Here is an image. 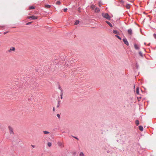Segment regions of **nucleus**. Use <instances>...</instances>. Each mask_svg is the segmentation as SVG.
Wrapping results in <instances>:
<instances>
[{"mask_svg": "<svg viewBox=\"0 0 156 156\" xmlns=\"http://www.w3.org/2000/svg\"><path fill=\"white\" fill-rule=\"evenodd\" d=\"M102 15L104 18L108 20H110L111 19L110 16H109V15L108 13H102Z\"/></svg>", "mask_w": 156, "mask_h": 156, "instance_id": "f257e3e1", "label": "nucleus"}, {"mask_svg": "<svg viewBox=\"0 0 156 156\" xmlns=\"http://www.w3.org/2000/svg\"><path fill=\"white\" fill-rule=\"evenodd\" d=\"M8 128L9 130L10 134L13 135L14 134V132L11 126H8Z\"/></svg>", "mask_w": 156, "mask_h": 156, "instance_id": "f03ea898", "label": "nucleus"}, {"mask_svg": "<svg viewBox=\"0 0 156 156\" xmlns=\"http://www.w3.org/2000/svg\"><path fill=\"white\" fill-rule=\"evenodd\" d=\"M27 18L28 19H31V20H36L37 19V17L35 16L34 15L31 16H28L27 17Z\"/></svg>", "mask_w": 156, "mask_h": 156, "instance_id": "7ed1b4c3", "label": "nucleus"}, {"mask_svg": "<svg viewBox=\"0 0 156 156\" xmlns=\"http://www.w3.org/2000/svg\"><path fill=\"white\" fill-rule=\"evenodd\" d=\"M122 40L125 44L127 46H128L129 45L128 42V41L127 39L126 38L123 39Z\"/></svg>", "mask_w": 156, "mask_h": 156, "instance_id": "20e7f679", "label": "nucleus"}, {"mask_svg": "<svg viewBox=\"0 0 156 156\" xmlns=\"http://www.w3.org/2000/svg\"><path fill=\"white\" fill-rule=\"evenodd\" d=\"M135 49L136 50H139L140 49V47L139 45L135 44L134 45Z\"/></svg>", "mask_w": 156, "mask_h": 156, "instance_id": "39448f33", "label": "nucleus"}, {"mask_svg": "<svg viewBox=\"0 0 156 156\" xmlns=\"http://www.w3.org/2000/svg\"><path fill=\"white\" fill-rule=\"evenodd\" d=\"M128 34L132 35L133 34V32L132 29L131 28L128 30Z\"/></svg>", "mask_w": 156, "mask_h": 156, "instance_id": "423d86ee", "label": "nucleus"}, {"mask_svg": "<svg viewBox=\"0 0 156 156\" xmlns=\"http://www.w3.org/2000/svg\"><path fill=\"white\" fill-rule=\"evenodd\" d=\"M113 32L115 34H116V35H118L119 34V31L116 30H113Z\"/></svg>", "mask_w": 156, "mask_h": 156, "instance_id": "0eeeda50", "label": "nucleus"}, {"mask_svg": "<svg viewBox=\"0 0 156 156\" xmlns=\"http://www.w3.org/2000/svg\"><path fill=\"white\" fill-rule=\"evenodd\" d=\"M100 11L99 8L96 7L95 9V12H99Z\"/></svg>", "mask_w": 156, "mask_h": 156, "instance_id": "6e6552de", "label": "nucleus"}, {"mask_svg": "<svg viewBox=\"0 0 156 156\" xmlns=\"http://www.w3.org/2000/svg\"><path fill=\"white\" fill-rule=\"evenodd\" d=\"M106 23H107L109 25L110 27H113V26L112 25V24L110 22H109V21H106Z\"/></svg>", "mask_w": 156, "mask_h": 156, "instance_id": "1a4fd4ad", "label": "nucleus"}, {"mask_svg": "<svg viewBox=\"0 0 156 156\" xmlns=\"http://www.w3.org/2000/svg\"><path fill=\"white\" fill-rule=\"evenodd\" d=\"M139 130L141 131H143V126H139Z\"/></svg>", "mask_w": 156, "mask_h": 156, "instance_id": "9d476101", "label": "nucleus"}, {"mask_svg": "<svg viewBox=\"0 0 156 156\" xmlns=\"http://www.w3.org/2000/svg\"><path fill=\"white\" fill-rule=\"evenodd\" d=\"M130 5L129 4H126V8L128 9H129L130 8Z\"/></svg>", "mask_w": 156, "mask_h": 156, "instance_id": "9b49d317", "label": "nucleus"}, {"mask_svg": "<svg viewBox=\"0 0 156 156\" xmlns=\"http://www.w3.org/2000/svg\"><path fill=\"white\" fill-rule=\"evenodd\" d=\"M15 48L14 47H12L9 50V51L10 52L11 51H14L15 50Z\"/></svg>", "mask_w": 156, "mask_h": 156, "instance_id": "f8f14e48", "label": "nucleus"}, {"mask_svg": "<svg viewBox=\"0 0 156 156\" xmlns=\"http://www.w3.org/2000/svg\"><path fill=\"white\" fill-rule=\"evenodd\" d=\"M63 94V90H61V99H62V95Z\"/></svg>", "mask_w": 156, "mask_h": 156, "instance_id": "ddd939ff", "label": "nucleus"}, {"mask_svg": "<svg viewBox=\"0 0 156 156\" xmlns=\"http://www.w3.org/2000/svg\"><path fill=\"white\" fill-rule=\"evenodd\" d=\"M139 88L137 87L136 89V93L137 94H139Z\"/></svg>", "mask_w": 156, "mask_h": 156, "instance_id": "4468645a", "label": "nucleus"}, {"mask_svg": "<svg viewBox=\"0 0 156 156\" xmlns=\"http://www.w3.org/2000/svg\"><path fill=\"white\" fill-rule=\"evenodd\" d=\"M135 123L136 126H138L139 124V122L138 120L135 121Z\"/></svg>", "mask_w": 156, "mask_h": 156, "instance_id": "2eb2a0df", "label": "nucleus"}, {"mask_svg": "<svg viewBox=\"0 0 156 156\" xmlns=\"http://www.w3.org/2000/svg\"><path fill=\"white\" fill-rule=\"evenodd\" d=\"M79 22H80V21L79 20H76L74 24L75 25H77L79 23Z\"/></svg>", "mask_w": 156, "mask_h": 156, "instance_id": "dca6fc26", "label": "nucleus"}, {"mask_svg": "<svg viewBox=\"0 0 156 156\" xmlns=\"http://www.w3.org/2000/svg\"><path fill=\"white\" fill-rule=\"evenodd\" d=\"M45 7L46 8H49L51 7V6L49 5H46Z\"/></svg>", "mask_w": 156, "mask_h": 156, "instance_id": "f3484780", "label": "nucleus"}, {"mask_svg": "<svg viewBox=\"0 0 156 156\" xmlns=\"http://www.w3.org/2000/svg\"><path fill=\"white\" fill-rule=\"evenodd\" d=\"M34 9H35V7L34 6H30L29 8V9L30 10Z\"/></svg>", "mask_w": 156, "mask_h": 156, "instance_id": "a211bd4d", "label": "nucleus"}, {"mask_svg": "<svg viewBox=\"0 0 156 156\" xmlns=\"http://www.w3.org/2000/svg\"><path fill=\"white\" fill-rule=\"evenodd\" d=\"M43 132L44 134H48L50 133L49 132L46 131H43Z\"/></svg>", "mask_w": 156, "mask_h": 156, "instance_id": "6ab92c4d", "label": "nucleus"}, {"mask_svg": "<svg viewBox=\"0 0 156 156\" xmlns=\"http://www.w3.org/2000/svg\"><path fill=\"white\" fill-rule=\"evenodd\" d=\"M47 145L49 147H51L52 145V144L50 142H48L47 144Z\"/></svg>", "mask_w": 156, "mask_h": 156, "instance_id": "aec40b11", "label": "nucleus"}, {"mask_svg": "<svg viewBox=\"0 0 156 156\" xmlns=\"http://www.w3.org/2000/svg\"><path fill=\"white\" fill-rule=\"evenodd\" d=\"M139 55L142 57H143V55L141 51H140L139 53Z\"/></svg>", "mask_w": 156, "mask_h": 156, "instance_id": "412c9836", "label": "nucleus"}, {"mask_svg": "<svg viewBox=\"0 0 156 156\" xmlns=\"http://www.w3.org/2000/svg\"><path fill=\"white\" fill-rule=\"evenodd\" d=\"M115 36L118 38L120 40H122V38H121V37H120L119 36L117 35H115Z\"/></svg>", "mask_w": 156, "mask_h": 156, "instance_id": "4be33fe9", "label": "nucleus"}, {"mask_svg": "<svg viewBox=\"0 0 156 156\" xmlns=\"http://www.w3.org/2000/svg\"><path fill=\"white\" fill-rule=\"evenodd\" d=\"M61 4V2L59 0L58 1L56 2V5H60Z\"/></svg>", "mask_w": 156, "mask_h": 156, "instance_id": "5701e85b", "label": "nucleus"}, {"mask_svg": "<svg viewBox=\"0 0 156 156\" xmlns=\"http://www.w3.org/2000/svg\"><path fill=\"white\" fill-rule=\"evenodd\" d=\"M80 156H85L83 152H81L80 153Z\"/></svg>", "mask_w": 156, "mask_h": 156, "instance_id": "b1692460", "label": "nucleus"}, {"mask_svg": "<svg viewBox=\"0 0 156 156\" xmlns=\"http://www.w3.org/2000/svg\"><path fill=\"white\" fill-rule=\"evenodd\" d=\"M60 101H58V105L57 106V108H58L59 107V105H60Z\"/></svg>", "mask_w": 156, "mask_h": 156, "instance_id": "393cba45", "label": "nucleus"}, {"mask_svg": "<svg viewBox=\"0 0 156 156\" xmlns=\"http://www.w3.org/2000/svg\"><path fill=\"white\" fill-rule=\"evenodd\" d=\"M119 2L121 3H123L124 2V1L123 0H119Z\"/></svg>", "mask_w": 156, "mask_h": 156, "instance_id": "a878e982", "label": "nucleus"}, {"mask_svg": "<svg viewBox=\"0 0 156 156\" xmlns=\"http://www.w3.org/2000/svg\"><path fill=\"white\" fill-rule=\"evenodd\" d=\"M80 9H81V8L80 7H79L78 8V9H77L78 11L79 12H81Z\"/></svg>", "mask_w": 156, "mask_h": 156, "instance_id": "bb28decb", "label": "nucleus"}, {"mask_svg": "<svg viewBox=\"0 0 156 156\" xmlns=\"http://www.w3.org/2000/svg\"><path fill=\"white\" fill-rule=\"evenodd\" d=\"M91 7L93 9H95L96 7L94 5H92L91 6Z\"/></svg>", "mask_w": 156, "mask_h": 156, "instance_id": "cd10ccee", "label": "nucleus"}, {"mask_svg": "<svg viewBox=\"0 0 156 156\" xmlns=\"http://www.w3.org/2000/svg\"><path fill=\"white\" fill-rule=\"evenodd\" d=\"M31 23H32V22H29L27 23H26V25H30V24H31Z\"/></svg>", "mask_w": 156, "mask_h": 156, "instance_id": "c85d7f7f", "label": "nucleus"}, {"mask_svg": "<svg viewBox=\"0 0 156 156\" xmlns=\"http://www.w3.org/2000/svg\"><path fill=\"white\" fill-rule=\"evenodd\" d=\"M153 36H154V38L156 39V34H153Z\"/></svg>", "mask_w": 156, "mask_h": 156, "instance_id": "c756f323", "label": "nucleus"}, {"mask_svg": "<svg viewBox=\"0 0 156 156\" xmlns=\"http://www.w3.org/2000/svg\"><path fill=\"white\" fill-rule=\"evenodd\" d=\"M64 11L65 12H66L67 11V8H65L64 9Z\"/></svg>", "mask_w": 156, "mask_h": 156, "instance_id": "7c9ffc66", "label": "nucleus"}, {"mask_svg": "<svg viewBox=\"0 0 156 156\" xmlns=\"http://www.w3.org/2000/svg\"><path fill=\"white\" fill-rule=\"evenodd\" d=\"M58 145L59 146H61V144H62V143H61V142H58Z\"/></svg>", "mask_w": 156, "mask_h": 156, "instance_id": "2f4dec72", "label": "nucleus"}, {"mask_svg": "<svg viewBox=\"0 0 156 156\" xmlns=\"http://www.w3.org/2000/svg\"><path fill=\"white\" fill-rule=\"evenodd\" d=\"M57 116L59 119L60 118V115L59 114H58L57 115Z\"/></svg>", "mask_w": 156, "mask_h": 156, "instance_id": "473e14b6", "label": "nucleus"}, {"mask_svg": "<svg viewBox=\"0 0 156 156\" xmlns=\"http://www.w3.org/2000/svg\"><path fill=\"white\" fill-rule=\"evenodd\" d=\"M73 137L74 138H75L76 139H77V140H79L78 138L77 137H76L74 136H73Z\"/></svg>", "mask_w": 156, "mask_h": 156, "instance_id": "72a5a7b5", "label": "nucleus"}, {"mask_svg": "<svg viewBox=\"0 0 156 156\" xmlns=\"http://www.w3.org/2000/svg\"><path fill=\"white\" fill-rule=\"evenodd\" d=\"M58 89H60V90H61H61H62V88L61 87H60V86H59L58 87Z\"/></svg>", "mask_w": 156, "mask_h": 156, "instance_id": "f704fd0d", "label": "nucleus"}, {"mask_svg": "<svg viewBox=\"0 0 156 156\" xmlns=\"http://www.w3.org/2000/svg\"><path fill=\"white\" fill-rule=\"evenodd\" d=\"M8 32V31H6V32H4V34H7V33Z\"/></svg>", "mask_w": 156, "mask_h": 156, "instance_id": "c9c22d12", "label": "nucleus"}, {"mask_svg": "<svg viewBox=\"0 0 156 156\" xmlns=\"http://www.w3.org/2000/svg\"><path fill=\"white\" fill-rule=\"evenodd\" d=\"M55 107H54L53 108V111L54 112H55Z\"/></svg>", "mask_w": 156, "mask_h": 156, "instance_id": "e433bc0d", "label": "nucleus"}, {"mask_svg": "<svg viewBox=\"0 0 156 156\" xmlns=\"http://www.w3.org/2000/svg\"><path fill=\"white\" fill-rule=\"evenodd\" d=\"M31 146L33 148L35 147V146L34 145H31Z\"/></svg>", "mask_w": 156, "mask_h": 156, "instance_id": "4c0bfd02", "label": "nucleus"}, {"mask_svg": "<svg viewBox=\"0 0 156 156\" xmlns=\"http://www.w3.org/2000/svg\"><path fill=\"white\" fill-rule=\"evenodd\" d=\"M18 140L20 142V139H18Z\"/></svg>", "mask_w": 156, "mask_h": 156, "instance_id": "58836bf2", "label": "nucleus"}, {"mask_svg": "<svg viewBox=\"0 0 156 156\" xmlns=\"http://www.w3.org/2000/svg\"><path fill=\"white\" fill-rule=\"evenodd\" d=\"M137 98H141V97H138Z\"/></svg>", "mask_w": 156, "mask_h": 156, "instance_id": "ea45409f", "label": "nucleus"}, {"mask_svg": "<svg viewBox=\"0 0 156 156\" xmlns=\"http://www.w3.org/2000/svg\"><path fill=\"white\" fill-rule=\"evenodd\" d=\"M55 61H57V59H55Z\"/></svg>", "mask_w": 156, "mask_h": 156, "instance_id": "a19ab883", "label": "nucleus"}]
</instances>
